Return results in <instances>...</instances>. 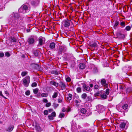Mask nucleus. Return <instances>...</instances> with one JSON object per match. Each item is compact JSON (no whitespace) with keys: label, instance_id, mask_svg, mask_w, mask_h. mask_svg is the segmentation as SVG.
Returning <instances> with one entry per match:
<instances>
[{"label":"nucleus","instance_id":"f257e3e1","mask_svg":"<svg viewBox=\"0 0 132 132\" xmlns=\"http://www.w3.org/2000/svg\"><path fill=\"white\" fill-rule=\"evenodd\" d=\"M10 21L11 23L16 25L17 24H20V22L22 21L21 18L19 14L17 13H13L10 16Z\"/></svg>","mask_w":132,"mask_h":132},{"label":"nucleus","instance_id":"f03ea898","mask_svg":"<svg viewBox=\"0 0 132 132\" xmlns=\"http://www.w3.org/2000/svg\"><path fill=\"white\" fill-rule=\"evenodd\" d=\"M81 127L79 125H77L76 123L73 122L71 124V129L73 131H75L80 129Z\"/></svg>","mask_w":132,"mask_h":132},{"label":"nucleus","instance_id":"7ed1b4c3","mask_svg":"<svg viewBox=\"0 0 132 132\" xmlns=\"http://www.w3.org/2000/svg\"><path fill=\"white\" fill-rule=\"evenodd\" d=\"M23 83L25 86H28L30 83V77L29 76H27L22 79Z\"/></svg>","mask_w":132,"mask_h":132},{"label":"nucleus","instance_id":"20e7f679","mask_svg":"<svg viewBox=\"0 0 132 132\" xmlns=\"http://www.w3.org/2000/svg\"><path fill=\"white\" fill-rule=\"evenodd\" d=\"M97 111L99 113H103L105 110V107L103 105H99L96 106Z\"/></svg>","mask_w":132,"mask_h":132},{"label":"nucleus","instance_id":"39448f33","mask_svg":"<svg viewBox=\"0 0 132 132\" xmlns=\"http://www.w3.org/2000/svg\"><path fill=\"white\" fill-rule=\"evenodd\" d=\"M67 51V48L64 46H60L59 47L58 50V55L62 54L64 53Z\"/></svg>","mask_w":132,"mask_h":132},{"label":"nucleus","instance_id":"423d86ee","mask_svg":"<svg viewBox=\"0 0 132 132\" xmlns=\"http://www.w3.org/2000/svg\"><path fill=\"white\" fill-rule=\"evenodd\" d=\"M71 22L70 20L67 19L63 21L62 24L64 27H68L70 26Z\"/></svg>","mask_w":132,"mask_h":132},{"label":"nucleus","instance_id":"0eeeda50","mask_svg":"<svg viewBox=\"0 0 132 132\" xmlns=\"http://www.w3.org/2000/svg\"><path fill=\"white\" fill-rule=\"evenodd\" d=\"M35 40V37L34 36H31L28 38L27 42L29 45L33 44H34Z\"/></svg>","mask_w":132,"mask_h":132},{"label":"nucleus","instance_id":"6e6552de","mask_svg":"<svg viewBox=\"0 0 132 132\" xmlns=\"http://www.w3.org/2000/svg\"><path fill=\"white\" fill-rule=\"evenodd\" d=\"M22 9V10L21 12V13H25L26 12L29 11L28 9V7L27 5H24L22 6V8H20L19 9V11H21V10Z\"/></svg>","mask_w":132,"mask_h":132},{"label":"nucleus","instance_id":"1a4fd4ad","mask_svg":"<svg viewBox=\"0 0 132 132\" xmlns=\"http://www.w3.org/2000/svg\"><path fill=\"white\" fill-rule=\"evenodd\" d=\"M101 84L105 87L106 88L108 87V84H107L106 81L105 79H102L101 81Z\"/></svg>","mask_w":132,"mask_h":132},{"label":"nucleus","instance_id":"9d476101","mask_svg":"<svg viewBox=\"0 0 132 132\" xmlns=\"http://www.w3.org/2000/svg\"><path fill=\"white\" fill-rule=\"evenodd\" d=\"M67 84L60 81V86L62 88V90H64L67 87Z\"/></svg>","mask_w":132,"mask_h":132},{"label":"nucleus","instance_id":"9b49d317","mask_svg":"<svg viewBox=\"0 0 132 132\" xmlns=\"http://www.w3.org/2000/svg\"><path fill=\"white\" fill-rule=\"evenodd\" d=\"M39 0H31V4L34 6H37L39 4Z\"/></svg>","mask_w":132,"mask_h":132},{"label":"nucleus","instance_id":"f8f14e48","mask_svg":"<svg viewBox=\"0 0 132 132\" xmlns=\"http://www.w3.org/2000/svg\"><path fill=\"white\" fill-rule=\"evenodd\" d=\"M45 39L42 37H40L39 39V44L40 45H42L45 42Z\"/></svg>","mask_w":132,"mask_h":132},{"label":"nucleus","instance_id":"ddd939ff","mask_svg":"<svg viewBox=\"0 0 132 132\" xmlns=\"http://www.w3.org/2000/svg\"><path fill=\"white\" fill-rule=\"evenodd\" d=\"M101 92L102 93V95H101V97L104 99L107 98L108 95H107L104 91L102 90L101 91Z\"/></svg>","mask_w":132,"mask_h":132},{"label":"nucleus","instance_id":"4468645a","mask_svg":"<svg viewBox=\"0 0 132 132\" xmlns=\"http://www.w3.org/2000/svg\"><path fill=\"white\" fill-rule=\"evenodd\" d=\"M50 84L51 85H53L56 87H57L59 86V84L58 83L54 81H51L50 82Z\"/></svg>","mask_w":132,"mask_h":132},{"label":"nucleus","instance_id":"2eb2a0df","mask_svg":"<svg viewBox=\"0 0 132 132\" xmlns=\"http://www.w3.org/2000/svg\"><path fill=\"white\" fill-rule=\"evenodd\" d=\"M79 66L80 69H83L85 68L86 65L84 63H81L79 64Z\"/></svg>","mask_w":132,"mask_h":132},{"label":"nucleus","instance_id":"dca6fc26","mask_svg":"<svg viewBox=\"0 0 132 132\" xmlns=\"http://www.w3.org/2000/svg\"><path fill=\"white\" fill-rule=\"evenodd\" d=\"M14 126L13 125H10L7 129V130L9 132L13 130Z\"/></svg>","mask_w":132,"mask_h":132},{"label":"nucleus","instance_id":"f3484780","mask_svg":"<svg viewBox=\"0 0 132 132\" xmlns=\"http://www.w3.org/2000/svg\"><path fill=\"white\" fill-rule=\"evenodd\" d=\"M83 87L84 89H85L86 91H89L90 89V87L85 84L84 85Z\"/></svg>","mask_w":132,"mask_h":132},{"label":"nucleus","instance_id":"a211bd4d","mask_svg":"<svg viewBox=\"0 0 132 132\" xmlns=\"http://www.w3.org/2000/svg\"><path fill=\"white\" fill-rule=\"evenodd\" d=\"M120 107L123 109L126 110L128 108V106L127 104H124L122 106H120Z\"/></svg>","mask_w":132,"mask_h":132},{"label":"nucleus","instance_id":"6ab92c4d","mask_svg":"<svg viewBox=\"0 0 132 132\" xmlns=\"http://www.w3.org/2000/svg\"><path fill=\"white\" fill-rule=\"evenodd\" d=\"M55 44L53 42L51 43L50 45V47L51 49H53L55 47Z\"/></svg>","mask_w":132,"mask_h":132},{"label":"nucleus","instance_id":"aec40b11","mask_svg":"<svg viewBox=\"0 0 132 132\" xmlns=\"http://www.w3.org/2000/svg\"><path fill=\"white\" fill-rule=\"evenodd\" d=\"M120 24L122 28H124L125 26V23L124 21H120Z\"/></svg>","mask_w":132,"mask_h":132},{"label":"nucleus","instance_id":"412c9836","mask_svg":"<svg viewBox=\"0 0 132 132\" xmlns=\"http://www.w3.org/2000/svg\"><path fill=\"white\" fill-rule=\"evenodd\" d=\"M131 29V27L130 26H127L124 29L125 31H128L130 30Z\"/></svg>","mask_w":132,"mask_h":132},{"label":"nucleus","instance_id":"4be33fe9","mask_svg":"<svg viewBox=\"0 0 132 132\" xmlns=\"http://www.w3.org/2000/svg\"><path fill=\"white\" fill-rule=\"evenodd\" d=\"M126 125V124L125 123L123 122H122L120 123V127L122 128H124Z\"/></svg>","mask_w":132,"mask_h":132},{"label":"nucleus","instance_id":"5701e85b","mask_svg":"<svg viewBox=\"0 0 132 132\" xmlns=\"http://www.w3.org/2000/svg\"><path fill=\"white\" fill-rule=\"evenodd\" d=\"M72 97V95L71 94H69L68 95V96L67 98V99L68 100L70 101L71 100Z\"/></svg>","mask_w":132,"mask_h":132},{"label":"nucleus","instance_id":"b1692460","mask_svg":"<svg viewBox=\"0 0 132 132\" xmlns=\"http://www.w3.org/2000/svg\"><path fill=\"white\" fill-rule=\"evenodd\" d=\"M80 112L83 114L85 113L86 112V110L85 109L82 108L81 109Z\"/></svg>","mask_w":132,"mask_h":132},{"label":"nucleus","instance_id":"393cba45","mask_svg":"<svg viewBox=\"0 0 132 132\" xmlns=\"http://www.w3.org/2000/svg\"><path fill=\"white\" fill-rule=\"evenodd\" d=\"M87 96L86 94L84 93L82 94L81 95V97L83 99H85Z\"/></svg>","mask_w":132,"mask_h":132},{"label":"nucleus","instance_id":"a878e982","mask_svg":"<svg viewBox=\"0 0 132 132\" xmlns=\"http://www.w3.org/2000/svg\"><path fill=\"white\" fill-rule=\"evenodd\" d=\"M76 90L77 92L78 93H80L81 92V88L80 87H78L76 88Z\"/></svg>","mask_w":132,"mask_h":132},{"label":"nucleus","instance_id":"bb28decb","mask_svg":"<svg viewBox=\"0 0 132 132\" xmlns=\"http://www.w3.org/2000/svg\"><path fill=\"white\" fill-rule=\"evenodd\" d=\"M51 73H52L54 74L55 75H58L59 74V72L55 70H53L51 71Z\"/></svg>","mask_w":132,"mask_h":132},{"label":"nucleus","instance_id":"cd10ccee","mask_svg":"<svg viewBox=\"0 0 132 132\" xmlns=\"http://www.w3.org/2000/svg\"><path fill=\"white\" fill-rule=\"evenodd\" d=\"M98 42L97 41L94 42L92 44V47H96L97 46V43H98Z\"/></svg>","mask_w":132,"mask_h":132},{"label":"nucleus","instance_id":"c85d7f7f","mask_svg":"<svg viewBox=\"0 0 132 132\" xmlns=\"http://www.w3.org/2000/svg\"><path fill=\"white\" fill-rule=\"evenodd\" d=\"M41 96L42 97H47L48 96V94L46 93H43L41 94Z\"/></svg>","mask_w":132,"mask_h":132},{"label":"nucleus","instance_id":"c756f323","mask_svg":"<svg viewBox=\"0 0 132 132\" xmlns=\"http://www.w3.org/2000/svg\"><path fill=\"white\" fill-rule=\"evenodd\" d=\"M27 71H23L21 73V75L22 77H23L27 75Z\"/></svg>","mask_w":132,"mask_h":132},{"label":"nucleus","instance_id":"7c9ffc66","mask_svg":"<svg viewBox=\"0 0 132 132\" xmlns=\"http://www.w3.org/2000/svg\"><path fill=\"white\" fill-rule=\"evenodd\" d=\"M58 95V93L57 92L54 93L53 94L52 96V97L53 98H56Z\"/></svg>","mask_w":132,"mask_h":132},{"label":"nucleus","instance_id":"2f4dec72","mask_svg":"<svg viewBox=\"0 0 132 132\" xmlns=\"http://www.w3.org/2000/svg\"><path fill=\"white\" fill-rule=\"evenodd\" d=\"M64 114L62 113H60L59 115V117L60 118H62L64 116Z\"/></svg>","mask_w":132,"mask_h":132},{"label":"nucleus","instance_id":"473e14b6","mask_svg":"<svg viewBox=\"0 0 132 132\" xmlns=\"http://www.w3.org/2000/svg\"><path fill=\"white\" fill-rule=\"evenodd\" d=\"M33 91L34 94H36L38 92V89L37 88H36L35 89H34Z\"/></svg>","mask_w":132,"mask_h":132},{"label":"nucleus","instance_id":"72a5a7b5","mask_svg":"<svg viewBox=\"0 0 132 132\" xmlns=\"http://www.w3.org/2000/svg\"><path fill=\"white\" fill-rule=\"evenodd\" d=\"M36 128L38 131L40 132L42 131L41 128L39 126H37Z\"/></svg>","mask_w":132,"mask_h":132},{"label":"nucleus","instance_id":"f704fd0d","mask_svg":"<svg viewBox=\"0 0 132 132\" xmlns=\"http://www.w3.org/2000/svg\"><path fill=\"white\" fill-rule=\"evenodd\" d=\"M48 117L49 119L50 120H53L54 119V117L51 115H49L48 116Z\"/></svg>","mask_w":132,"mask_h":132},{"label":"nucleus","instance_id":"c9c22d12","mask_svg":"<svg viewBox=\"0 0 132 132\" xmlns=\"http://www.w3.org/2000/svg\"><path fill=\"white\" fill-rule=\"evenodd\" d=\"M51 115L53 117H55L56 116V113L55 112L53 111V112L51 114Z\"/></svg>","mask_w":132,"mask_h":132},{"label":"nucleus","instance_id":"e433bc0d","mask_svg":"<svg viewBox=\"0 0 132 132\" xmlns=\"http://www.w3.org/2000/svg\"><path fill=\"white\" fill-rule=\"evenodd\" d=\"M110 91L109 89H107L105 90V93L107 94V95H108L109 94Z\"/></svg>","mask_w":132,"mask_h":132},{"label":"nucleus","instance_id":"4c0bfd02","mask_svg":"<svg viewBox=\"0 0 132 132\" xmlns=\"http://www.w3.org/2000/svg\"><path fill=\"white\" fill-rule=\"evenodd\" d=\"M48 114V111L47 110H46L44 111V115H47Z\"/></svg>","mask_w":132,"mask_h":132},{"label":"nucleus","instance_id":"58836bf2","mask_svg":"<svg viewBox=\"0 0 132 132\" xmlns=\"http://www.w3.org/2000/svg\"><path fill=\"white\" fill-rule=\"evenodd\" d=\"M94 88L95 89L97 90L99 89V86L98 85H96L94 86Z\"/></svg>","mask_w":132,"mask_h":132},{"label":"nucleus","instance_id":"ea45409f","mask_svg":"<svg viewBox=\"0 0 132 132\" xmlns=\"http://www.w3.org/2000/svg\"><path fill=\"white\" fill-rule=\"evenodd\" d=\"M51 105V103L50 102L47 103L45 105V106L47 107H50Z\"/></svg>","mask_w":132,"mask_h":132},{"label":"nucleus","instance_id":"a19ab883","mask_svg":"<svg viewBox=\"0 0 132 132\" xmlns=\"http://www.w3.org/2000/svg\"><path fill=\"white\" fill-rule=\"evenodd\" d=\"M37 84L36 83L34 82L31 85V86L32 87H34L37 86Z\"/></svg>","mask_w":132,"mask_h":132},{"label":"nucleus","instance_id":"79ce46f5","mask_svg":"<svg viewBox=\"0 0 132 132\" xmlns=\"http://www.w3.org/2000/svg\"><path fill=\"white\" fill-rule=\"evenodd\" d=\"M71 79L69 77H67L66 78V81L67 82H70V81Z\"/></svg>","mask_w":132,"mask_h":132},{"label":"nucleus","instance_id":"37998d69","mask_svg":"<svg viewBox=\"0 0 132 132\" xmlns=\"http://www.w3.org/2000/svg\"><path fill=\"white\" fill-rule=\"evenodd\" d=\"M34 54L35 56H37L38 55V52L37 51H35L34 52Z\"/></svg>","mask_w":132,"mask_h":132},{"label":"nucleus","instance_id":"c03bdc74","mask_svg":"<svg viewBox=\"0 0 132 132\" xmlns=\"http://www.w3.org/2000/svg\"><path fill=\"white\" fill-rule=\"evenodd\" d=\"M25 94L27 95H29L30 94V91L29 90L27 91L25 93Z\"/></svg>","mask_w":132,"mask_h":132},{"label":"nucleus","instance_id":"a18cd8bd","mask_svg":"<svg viewBox=\"0 0 132 132\" xmlns=\"http://www.w3.org/2000/svg\"><path fill=\"white\" fill-rule=\"evenodd\" d=\"M5 55L6 56H7V57H9L10 56V53H9V52H6L5 53Z\"/></svg>","mask_w":132,"mask_h":132},{"label":"nucleus","instance_id":"49530a36","mask_svg":"<svg viewBox=\"0 0 132 132\" xmlns=\"http://www.w3.org/2000/svg\"><path fill=\"white\" fill-rule=\"evenodd\" d=\"M58 106V104H56L55 103L53 104V106L54 108H56Z\"/></svg>","mask_w":132,"mask_h":132},{"label":"nucleus","instance_id":"de8ad7c7","mask_svg":"<svg viewBox=\"0 0 132 132\" xmlns=\"http://www.w3.org/2000/svg\"><path fill=\"white\" fill-rule=\"evenodd\" d=\"M0 96H2V97H3V98H4L5 99H6V98L5 97H4L2 94V92L1 91H0Z\"/></svg>","mask_w":132,"mask_h":132},{"label":"nucleus","instance_id":"09e8293b","mask_svg":"<svg viewBox=\"0 0 132 132\" xmlns=\"http://www.w3.org/2000/svg\"><path fill=\"white\" fill-rule=\"evenodd\" d=\"M62 100L61 98H58L57 100V102L59 103H60L62 102Z\"/></svg>","mask_w":132,"mask_h":132},{"label":"nucleus","instance_id":"8fccbe9b","mask_svg":"<svg viewBox=\"0 0 132 132\" xmlns=\"http://www.w3.org/2000/svg\"><path fill=\"white\" fill-rule=\"evenodd\" d=\"M43 101L44 102L47 103L48 102V101L47 99H43Z\"/></svg>","mask_w":132,"mask_h":132},{"label":"nucleus","instance_id":"3c124183","mask_svg":"<svg viewBox=\"0 0 132 132\" xmlns=\"http://www.w3.org/2000/svg\"><path fill=\"white\" fill-rule=\"evenodd\" d=\"M67 108H65V107H63V108H62V112H65L66 111H67Z\"/></svg>","mask_w":132,"mask_h":132},{"label":"nucleus","instance_id":"603ef678","mask_svg":"<svg viewBox=\"0 0 132 132\" xmlns=\"http://www.w3.org/2000/svg\"><path fill=\"white\" fill-rule=\"evenodd\" d=\"M119 24V22L118 21H116L115 23L114 26H117Z\"/></svg>","mask_w":132,"mask_h":132},{"label":"nucleus","instance_id":"864d4df0","mask_svg":"<svg viewBox=\"0 0 132 132\" xmlns=\"http://www.w3.org/2000/svg\"><path fill=\"white\" fill-rule=\"evenodd\" d=\"M4 92H5V95L6 96H9V94L7 91H5Z\"/></svg>","mask_w":132,"mask_h":132},{"label":"nucleus","instance_id":"5fc2aeb1","mask_svg":"<svg viewBox=\"0 0 132 132\" xmlns=\"http://www.w3.org/2000/svg\"><path fill=\"white\" fill-rule=\"evenodd\" d=\"M4 55V54L3 52L0 53V57H3Z\"/></svg>","mask_w":132,"mask_h":132},{"label":"nucleus","instance_id":"6e6d98bb","mask_svg":"<svg viewBox=\"0 0 132 132\" xmlns=\"http://www.w3.org/2000/svg\"><path fill=\"white\" fill-rule=\"evenodd\" d=\"M67 112L68 113L71 110V109L70 108H67Z\"/></svg>","mask_w":132,"mask_h":132},{"label":"nucleus","instance_id":"4d7b16f0","mask_svg":"<svg viewBox=\"0 0 132 132\" xmlns=\"http://www.w3.org/2000/svg\"><path fill=\"white\" fill-rule=\"evenodd\" d=\"M100 95V94L98 92L96 93L95 94V95L97 96H99Z\"/></svg>","mask_w":132,"mask_h":132},{"label":"nucleus","instance_id":"13d9d810","mask_svg":"<svg viewBox=\"0 0 132 132\" xmlns=\"http://www.w3.org/2000/svg\"><path fill=\"white\" fill-rule=\"evenodd\" d=\"M74 101L75 102L76 104H78L79 103V101L76 100H75Z\"/></svg>","mask_w":132,"mask_h":132},{"label":"nucleus","instance_id":"bf43d9fd","mask_svg":"<svg viewBox=\"0 0 132 132\" xmlns=\"http://www.w3.org/2000/svg\"><path fill=\"white\" fill-rule=\"evenodd\" d=\"M12 40L13 42H16V40L15 38H13L12 39Z\"/></svg>","mask_w":132,"mask_h":132},{"label":"nucleus","instance_id":"052dcab7","mask_svg":"<svg viewBox=\"0 0 132 132\" xmlns=\"http://www.w3.org/2000/svg\"><path fill=\"white\" fill-rule=\"evenodd\" d=\"M53 110L52 109H49L48 110V111H49L50 112L53 111Z\"/></svg>","mask_w":132,"mask_h":132},{"label":"nucleus","instance_id":"680f3d73","mask_svg":"<svg viewBox=\"0 0 132 132\" xmlns=\"http://www.w3.org/2000/svg\"><path fill=\"white\" fill-rule=\"evenodd\" d=\"M89 86L91 88H92L93 86V84H90L89 85Z\"/></svg>","mask_w":132,"mask_h":132},{"label":"nucleus","instance_id":"e2e57ef3","mask_svg":"<svg viewBox=\"0 0 132 132\" xmlns=\"http://www.w3.org/2000/svg\"><path fill=\"white\" fill-rule=\"evenodd\" d=\"M73 30V27H72V28H71V30Z\"/></svg>","mask_w":132,"mask_h":132}]
</instances>
